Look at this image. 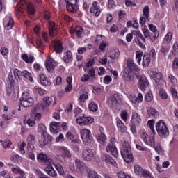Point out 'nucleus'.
I'll list each match as a JSON object with an SVG mask.
<instances>
[{"label":"nucleus","mask_w":178,"mask_h":178,"mask_svg":"<svg viewBox=\"0 0 178 178\" xmlns=\"http://www.w3.org/2000/svg\"><path fill=\"white\" fill-rule=\"evenodd\" d=\"M122 147L121 148V156L127 163L133 162V153H131V147L130 143L126 140L122 142Z\"/></svg>","instance_id":"f257e3e1"},{"label":"nucleus","mask_w":178,"mask_h":178,"mask_svg":"<svg viewBox=\"0 0 178 178\" xmlns=\"http://www.w3.org/2000/svg\"><path fill=\"white\" fill-rule=\"evenodd\" d=\"M156 129L161 138H166L169 136V129L163 120H159L156 124Z\"/></svg>","instance_id":"f03ea898"},{"label":"nucleus","mask_w":178,"mask_h":178,"mask_svg":"<svg viewBox=\"0 0 178 178\" xmlns=\"http://www.w3.org/2000/svg\"><path fill=\"white\" fill-rule=\"evenodd\" d=\"M20 105L24 108H30L34 105V99L27 96V92H24L22 97L19 99Z\"/></svg>","instance_id":"7ed1b4c3"},{"label":"nucleus","mask_w":178,"mask_h":178,"mask_svg":"<svg viewBox=\"0 0 178 178\" xmlns=\"http://www.w3.org/2000/svg\"><path fill=\"white\" fill-rule=\"evenodd\" d=\"M81 136L83 144L90 145L92 143V136H91V131L83 129L81 130Z\"/></svg>","instance_id":"20e7f679"},{"label":"nucleus","mask_w":178,"mask_h":178,"mask_svg":"<svg viewBox=\"0 0 178 178\" xmlns=\"http://www.w3.org/2000/svg\"><path fill=\"white\" fill-rule=\"evenodd\" d=\"M127 66V67L126 69H129V72L134 73L136 79H140V68H138V66H137L133 60L128 59Z\"/></svg>","instance_id":"39448f33"},{"label":"nucleus","mask_w":178,"mask_h":178,"mask_svg":"<svg viewBox=\"0 0 178 178\" xmlns=\"http://www.w3.org/2000/svg\"><path fill=\"white\" fill-rule=\"evenodd\" d=\"M95 156V151L91 148L86 147L82 151V159L86 162H91Z\"/></svg>","instance_id":"423d86ee"},{"label":"nucleus","mask_w":178,"mask_h":178,"mask_svg":"<svg viewBox=\"0 0 178 178\" xmlns=\"http://www.w3.org/2000/svg\"><path fill=\"white\" fill-rule=\"evenodd\" d=\"M140 137L145 144L151 147H155V138L154 136H149L145 131H142Z\"/></svg>","instance_id":"0eeeda50"},{"label":"nucleus","mask_w":178,"mask_h":178,"mask_svg":"<svg viewBox=\"0 0 178 178\" xmlns=\"http://www.w3.org/2000/svg\"><path fill=\"white\" fill-rule=\"evenodd\" d=\"M78 0H65L66 2V8L68 12L70 13H74L79 10V6L77 5Z\"/></svg>","instance_id":"6e6552de"},{"label":"nucleus","mask_w":178,"mask_h":178,"mask_svg":"<svg viewBox=\"0 0 178 178\" xmlns=\"http://www.w3.org/2000/svg\"><path fill=\"white\" fill-rule=\"evenodd\" d=\"M94 122V118L92 117H87L85 115L82 117L76 118V123L81 126H87L91 124Z\"/></svg>","instance_id":"1a4fd4ad"},{"label":"nucleus","mask_w":178,"mask_h":178,"mask_svg":"<svg viewBox=\"0 0 178 178\" xmlns=\"http://www.w3.org/2000/svg\"><path fill=\"white\" fill-rule=\"evenodd\" d=\"M134 76L136 74L130 71L129 69H124L122 76L125 81H134Z\"/></svg>","instance_id":"9d476101"},{"label":"nucleus","mask_w":178,"mask_h":178,"mask_svg":"<svg viewBox=\"0 0 178 178\" xmlns=\"http://www.w3.org/2000/svg\"><path fill=\"white\" fill-rule=\"evenodd\" d=\"M27 5H29L27 0H20L19 6L15 7L16 13L19 17L22 16L23 12H24V8H26Z\"/></svg>","instance_id":"9b49d317"},{"label":"nucleus","mask_w":178,"mask_h":178,"mask_svg":"<svg viewBox=\"0 0 178 178\" xmlns=\"http://www.w3.org/2000/svg\"><path fill=\"white\" fill-rule=\"evenodd\" d=\"M37 159L38 162H41L42 163H52V159L49 158L47 154H44L43 152L40 153L38 155Z\"/></svg>","instance_id":"f8f14e48"},{"label":"nucleus","mask_w":178,"mask_h":178,"mask_svg":"<svg viewBox=\"0 0 178 178\" xmlns=\"http://www.w3.org/2000/svg\"><path fill=\"white\" fill-rule=\"evenodd\" d=\"M106 152H111V154L114 156V158H118L119 156V153L118 152V149L116 146L113 143H110L106 146Z\"/></svg>","instance_id":"ddd939ff"},{"label":"nucleus","mask_w":178,"mask_h":178,"mask_svg":"<svg viewBox=\"0 0 178 178\" xmlns=\"http://www.w3.org/2000/svg\"><path fill=\"white\" fill-rule=\"evenodd\" d=\"M143 15L145 17H141L140 18V24H141V26H144V24H145L146 19L147 20H149V7L148 6H145L144 7Z\"/></svg>","instance_id":"4468645a"},{"label":"nucleus","mask_w":178,"mask_h":178,"mask_svg":"<svg viewBox=\"0 0 178 178\" xmlns=\"http://www.w3.org/2000/svg\"><path fill=\"white\" fill-rule=\"evenodd\" d=\"M101 159L104 162H106V163H111L113 166L118 168V163L112 157H111V156H109V154L105 153L102 154Z\"/></svg>","instance_id":"2eb2a0df"},{"label":"nucleus","mask_w":178,"mask_h":178,"mask_svg":"<svg viewBox=\"0 0 178 178\" xmlns=\"http://www.w3.org/2000/svg\"><path fill=\"white\" fill-rule=\"evenodd\" d=\"M42 137H43V141L42 142V143H40L41 148H44V147L47 145H51V144H52L53 138L51 135L46 134L42 136Z\"/></svg>","instance_id":"dca6fc26"},{"label":"nucleus","mask_w":178,"mask_h":178,"mask_svg":"<svg viewBox=\"0 0 178 178\" xmlns=\"http://www.w3.org/2000/svg\"><path fill=\"white\" fill-rule=\"evenodd\" d=\"M138 79H139V88L142 91H144L145 90V87H147V86H149V82H148V80L147 79V78H145V76H141V74H140V77Z\"/></svg>","instance_id":"f3484780"},{"label":"nucleus","mask_w":178,"mask_h":178,"mask_svg":"<svg viewBox=\"0 0 178 178\" xmlns=\"http://www.w3.org/2000/svg\"><path fill=\"white\" fill-rule=\"evenodd\" d=\"M90 12L93 16H96V17H98L99 16V14L101 13V10H99V8H98V2L95 1L92 3V6L90 8Z\"/></svg>","instance_id":"a211bd4d"},{"label":"nucleus","mask_w":178,"mask_h":178,"mask_svg":"<svg viewBox=\"0 0 178 178\" xmlns=\"http://www.w3.org/2000/svg\"><path fill=\"white\" fill-rule=\"evenodd\" d=\"M118 95L115 94L111 95L108 100V106H111V108H113V106H116L118 105Z\"/></svg>","instance_id":"6ab92c4d"},{"label":"nucleus","mask_w":178,"mask_h":178,"mask_svg":"<svg viewBox=\"0 0 178 178\" xmlns=\"http://www.w3.org/2000/svg\"><path fill=\"white\" fill-rule=\"evenodd\" d=\"M45 172L49 175V176H51V177L55 178L56 176H58V173H56V171L54 169V167L51 165H48L45 169Z\"/></svg>","instance_id":"aec40b11"},{"label":"nucleus","mask_w":178,"mask_h":178,"mask_svg":"<svg viewBox=\"0 0 178 178\" xmlns=\"http://www.w3.org/2000/svg\"><path fill=\"white\" fill-rule=\"evenodd\" d=\"M147 113L150 119H156L159 116V113H158L155 108L152 107L147 108Z\"/></svg>","instance_id":"412c9836"},{"label":"nucleus","mask_w":178,"mask_h":178,"mask_svg":"<svg viewBox=\"0 0 178 178\" xmlns=\"http://www.w3.org/2000/svg\"><path fill=\"white\" fill-rule=\"evenodd\" d=\"M49 35L51 37H55L56 35L57 30H56V25H55V22H50L49 24Z\"/></svg>","instance_id":"4be33fe9"},{"label":"nucleus","mask_w":178,"mask_h":178,"mask_svg":"<svg viewBox=\"0 0 178 178\" xmlns=\"http://www.w3.org/2000/svg\"><path fill=\"white\" fill-rule=\"evenodd\" d=\"M63 60L65 62V63H70V62H72V60H73V54H72V51H67L65 52L64 54Z\"/></svg>","instance_id":"5701e85b"},{"label":"nucleus","mask_w":178,"mask_h":178,"mask_svg":"<svg viewBox=\"0 0 178 178\" xmlns=\"http://www.w3.org/2000/svg\"><path fill=\"white\" fill-rule=\"evenodd\" d=\"M45 67L48 72H52L55 69V61L48 59L45 63Z\"/></svg>","instance_id":"b1692460"},{"label":"nucleus","mask_w":178,"mask_h":178,"mask_svg":"<svg viewBox=\"0 0 178 178\" xmlns=\"http://www.w3.org/2000/svg\"><path fill=\"white\" fill-rule=\"evenodd\" d=\"M40 80L42 86L46 87L51 86V81L48 80L44 74L40 75Z\"/></svg>","instance_id":"393cba45"},{"label":"nucleus","mask_w":178,"mask_h":178,"mask_svg":"<svg viewBox=\"0 0 178 178\" xmlns=\"http://www.w3.org/2000/svg\"><path fill=\"white\" fill-rule=\"evenodd\" d=\"M54 48L56 54H62L63 51V46H62V43L59 41L54 42Z\"/></svg>","instance_id":"a878e982"},{"label":"nucleus","mask_w":178,"mask_h":178,"mask_svg":"<svg viewBox=\"0 0 178 178\" xmlns=\"http://www.w3.org/2000/svg\"><path fill=\"white\" fill-rule=\"evenodd\" d=\"M96 138L99 144H102V145L105 144V142L106 141V135H105V134L100 133L97 135Z\"/></svg>","instance_id":"bb28decb"},{"label":"nucleus","mask_w":178,"mask_h":178,"mask_svg":"<svg viewBox=\"0 0 178 178\" xmlns=\"http://www.w3.org/2000/svg\"><path fill=\"white\" fill-rule=\"evenodd\" d=\"M151 63V56L149 54L144 55L143 58V66L144 67H148Z\"/></svg>","instance_id":"cd10ccee"},{"label":"nucleus","mask_w":178,"mask_h":178,"mask_svg":"<svg viewBox=\"0 0 178 178\" xmlns=\"http://www.w3.org/2000/svg\"><path fill=\"white\" fill-rule=\"evenodd\" d=\"M149 29L150 31H152V33H154V35L153 36L156 40V38L159 37V31H158L156 26L152 24H149Z\"/></svg>","instance_id":"c85d7f7f"},{"label":"nucleus","mask_w":178,"mask_h":178,"mask_svg":"<svg viewBox=\"0 0 178 178\" xmlns=\"http://www.w3.org/2000/svg\"><path fill=\"white\" fill-rule=\"evenodd\" d=\"M28 149V156L31 159L32 161H34L35 159V156L34 155V145H30L27 147Z\"/></svg>","instance_id":"c756f323"},{"label":"nucleus","mask_w":178,"mask_h":178,"mask_svg":"<svg viewBox=\"0 0 178 178\" xmlns=\"http://www.w3.org/2000/svg\"><path fill=\"white\" fill-rule=\"evenodd\" d=\"M27 147L30 145H34L35 144V136L33 134H29L27 138Z\"/></svg>","instance_id":"7c9ffc66"},{"label":"nucleus","mask_w":178,"mask_h":178,"mask_svg":"<svg viewBox=\"0 0 178 178\" xmlns=\"http://www.w3.org/2000/svg\"><path fill=\"white\" fill-rule=\"evenodd\" d=\"M61 151H63V158H72V154L67 147H61Z\"/></svg>","instance_id":"2f4dec72"},{"label":"nucleus","mask_w":178,"mask_h":178,"mask_svg":"<svg viewBox=\"0 0 178 178\" xmlns=\"http://www.w3.org/2000/svg\"><path fill=\"white\" fill-rule=\"evenodd\" d=\"M172 37H173V33L172 32H168L165 35V36L163 39V43L164 44H170Z\"/></svg>","instance_id":"473e14b6"},{"label":"nucleus","mask_w":178,"mask_h":178,"mask_svg":"<svg viewBox=\"0 0 178 178\" xmlns=\"http://www.w3.org/2000/svg\"><path fill=\"white\" fill-rule=\"evenodd\" d=\"M117 126L120 131L122 133H124L126 131V126H124V124L123 122H122V120H117Z\"/></svg>","instance_id":"72a5a7b5"},{"label":"nucleus","mask_w":178,"mask_h":178,"mask_svg":"<svg viewBox=\"0 0 178 178\" xmlns=\"http://www.w3.org/2000/svg\"><path fill=\"white\" fill-rule=\"evenodd\" d=\"M140 121L141 118H140V115H138L137 113H134L131 118V122L136 124H138Z\"/></svg>","instance_id":"f704fd0d"},{"label":"nucleus","mask_w":178,"mask_h":178,"mask_svg":"<svg viewBox=\"0 0 178 178\" xmlns=\"http://www.w3.org/2000/svg\"><path fill=\"white\" fill-rule=\"evenodd\" d=\"M22 76L23 77H25L26 79H29V81H31V83L34 81V79H33V77H31V74L27 70L22 71Z\"/></svg>","instance_id":"c9c22d12"},{"label":"nucleus","mask_w":178,"mask_h":178,"mask_svg":"<svg viewBox=\"0 0 178 178\" xmlns=\"http://www.w3.org/2000/svg\"><path fill=\"white\" fill-rule=\"evenodd\" d=\"M88 108L92 112H97L98 111V105L95 102H92L88 104Z\"/></svg>","instance_id":"e433bc0d"},{"label":"nucleus","mask_w":178,"mask_h":178,"mask_svg":"<svg viewBox=\"0 0 178 178\" xmlns=\"http://www.w3.org/2000/svg\"><path fill=\"white\" fill-rule=\"evenodd\" d=\"M38 132L41 133V136H44V134H47V131H45V126H44L42 124H39L38 126Z\"/></svg>","instance_id":"4c0bfd02"},{"label":"nucleus","mask_w":178,"mask_h":178,"mask_svg":"<svg viewBox=\"0 0 178 178\" xmlns=\"http://www.w3.org/2000/svg\"><path fill=\"white\" fill-rule=\"evenodd\" d=\"M154 124H155V120H150L147 122V126H149L150 129V131H152V134L155 135V129L154 128Z\"/></svg>","instance_id":"58836bf2"},{"label":"nucleus","mask_w":178,"mask_h":178,"mask_svg":"<svg viewBox=\"0 0 178 178\" xmlns=\"http://www.w3.org/2000/svg\"><path fill=\"white\" fill-rule=\"evenodd\" d=\"M26 8L29 15H34L35 13V9L34 8V6H33V4L29 3Z\"/></svg>","instance_id":"ea45409f"},{"label":"nucleus","mask_w":178,"mask_h":178,"mask_svg":"<svg viewBox=\"0 0 178 178\" xmlns=\"http://www.w3.org/2000/svg\"><path fill=\"white\" fill-rule=\"evenodd\" d=\"M143 53L141 51H136V59L138 65H141V58H143Z\"/></svg>","instance_id":"a19ab883"},{"label":"nucleus","mask_w":178,"mask_h":178,"mask_svg":"<svg viewBox=\"0 0 178 178\" xmlns=\"http://www.w3.org/2000/svg\"><path fill=\"white\" fill-rule=\"evenodd\" d=\"M43 101H44L46 106H49L51 105V104H52V102L54 101V97H45L43 99Z\"/></svg>","instance_id":"79ce46f5"},{"label":"nucleus","mask_w":178,"mask_h":178,"mask_svg":"<svg viewBox=\"0 0 178 178\" xmlns=\"http://www.w3.org/2000/svg\"><path fill=\"white\" fill-rule=\"evenodd\" d=\"M143 168H141L140 165H135L134 166V173L135 175H137L138 176H140L141 173H143Z\"/></svg>","instance_id":"37998d69"},{"label":"nucleus","mask_w":178,"mask_h":178,"mask_svg":"<svg viewBox=\"0 0 178 178\" xmlns=\"http://www.w3.org/2000/svg\"><path fill=\"white\" fill-rule=\"evenodd\" d=\"M75 165L78 168V169H81V168H84V162H83L81 160L77 159L75 161Z\"/></svg>","instance_id":"c03bdc74"},{"label":"nucleus","mask_w":178,"mask_h":178,"mask_svg":"<svg viewBox=\"0 0 178 178\" xmlns=\"http://www.w3.org/2000/svg\"><path fill=\"white\" fill-rule=\"evenodd\" d=\"M160 52H161L163 55H168V54H169V47L166 46H161L160 48Z\"/></svg>","instance_id":"a18cd8bd"},{"label":"nucleus","mask_w":178,"mask_h":178,"mask_svg":"<svg viewBox=\"0 0 178 178\" xmlns=\"http://www.w3.org/2000/svg\"><path fill=\"white\" fill-rule=\"evenodd\" d=\"M88 178H99V176L95 171H90L88 174Z\"/></svg>","instance_id":"49530a36"},{"label":"nucleus","mask_w":178,"mask_h":178,"mask_svg":"<svg viewBox=\"0 0 178 178\" xmlns=\"http://www.w3.org/2000/svg\"><path fill=\"white\" fill-rule=\"evenodd\" d=\"M22 72L17 69H15L14 70V76L16 79V80H19V79H20V77H22Z\"/></svg>","instance_id":"de8ad7c7"},{"label":"nucleus","mask_w":178,"mask_h":178,"mask_svg":"<svg viewBox=\"0 0 178 178\" xmlns=\"http://www.w3.org/2000/svg\"><path fill=\"white\" fill-rule=\"evenodd\" d=\"M159 95H160L161 98H162V99H168V94L166 93V91H165L164 90H161L159 92Z\"/></svg>","instance_id":"09e8293b"},{"label":"nucleus","mask_w":178,"mask_h":178,"mask_svg":"<svg viewBox=\"0 0 178 178\" xmlns=\"http://www.w3.org/2000/svg\"><path fill=\"white\" fill-rule=\"evenodd\" d=\"M88 80H90V83H92L93 81L92 79H90V75L87 74H84L81 78V81H83V83H86V81H88Z\"/></svg>","instance_id":"8fccbe9b"},{"label":"nucleus","mask_w":178,"mask_h":178,"mask_svg":"<svg viewBox=\"0 0 178 178\" xmlns=\"http://www.w3.org/2000/svg\"><path fill=\"white\" fill-rule=\"evenodd\" d=\"M56 168L60 175H65V170H63V167H62L60 164L56 165Z\"/></svg>","instance_id":"3c124183"},{"label":"nucleus","mask_w":178,"mask_h":178,"mask_svg":"<svg viewBox=\"0 0 178 178\" xmlns=\"http://www.w3.org/2000/svg\"><path fill=\"white\" fill-rule=\"evenodd\" d=\"M0 176H2L4 178H12V175L8 172L3 170L0 172Z\"/></svg>","instance_id":"603ef678"},{"label":"nucleus","mask_w":178,"mask_h":178,"mask_svg":"<svg viewBox=\"0 0 178 178\" xmlns=\"http://www.w3.org/2000/svg\"><path fill=\"white\" fill-rule=\"evenodd\" d=\"M153 76H154L157 80H162V73L159 72V71L153 72Z\"/></svg>","instance_id":"864d4df0"},{"label":"nucleus","mask_w":178,"mask_h":178,"mask_svg":"<svg viewBox=\"0 0 178 178\" xmlns=\"http://www.w3.org/2000/svg\"><path fill=\"white\" fill-rule=\"evenodd\" d=\"M12 27H13V19L10 18V20L8 22V24L6 25L5 29L6 30H10V29H12Z\"/></svg>","instance_id":"5fc2aeb1"},{"label":"nucleus","mask_w":178,"mask_h":178,"mask_svg":"<svg viewBox=\"0 0 178 178\" xmlns=\"http://www.w3.org/2000/svg\"><path fill=\"white\" fill-rule=\"evenodd\" d=\"M144 36L145 37V38H149V40L152 41V42H154V41H155L156 40V38H155L153 35L151 36V35H149V31L148 32H145Z\"/></svg>","instance_id":"6e6d98bb"},{"label":"nucleus","mask_w":178,"mask_h":178,"mask_svg":"<svg viewBox=\"0 0 178 178\" xmlns=\"http://www.w3.org/2000/svg\"><path fill=\"white\" fill-rule=\"evenodd\" d=\"M88 74L91 77L92 80H94V77H95V70L94 68H90L88 71Z\"/></svg>","instance_id":"4d7b16f0"},{"label":"nucleus","mask_w":178,"mask_h":178,"mask_svg":"<svg viewBox=\"0 0 178 178\" xmlns=\"http://www.w3.org/2000/svg\"><path fill=\"white\" fill-rule=\"evenodd\" d=\"M112 54L113 55L109 56L111 59H118V58H119V50L112 51Z\"/></svg>","instance_id":"13d9d810"},{"label":"nucleus","mask_w":178,"mask_h":178,"mask_svg":"<svg viewBox=\"0 0 178 178\" xmlns=\"http://www.w3.org/2000/svg\"><path fill=\"white\" fill-rule=\"evenodd\" d=\"M145 100L147 101V102H151V101H152V99L154 98V97L152 96V92H148L145 95Z\"/></svg>","instance_id":"bf43d9fd"},{"label":"nucleus","mask_w":178,"mask_h":178,"mask_svg":"<svg viewBox=\"0 0 178 178\" xmlns=\"http://www.w3.org/2000/svg\"><path fill=\"white\" fill-rule=\"evenodd\" d=\"M36 47L39 49H42V48H44V44H42V42L41 41L40 39L36 40Z\"/></svg>","instance_id":"052dcab7"},{"label":"nucleus","mask_w":178,"mask_h":178,"mask_svg":"<svg viewBox=\"0 0 178 178\" xmlns=\"http://www.w3.org/2000/svg\"><path fill=\"white\" fill-rule=\"evenodd\" d=\"M121 119L124 120V122H126L127 120V111H123L120 113Z\"/></svg>","instance_id":"680f3d73"},{"label":"nucleus","mask_w":178,"mask_h":178,"mask_svg":"<svg viewBox=\"0 0 178 178\" xmlns=\"http://www.w3.org/2000/svg\"><path fill=\"white\" fill-rule=\"evenodd\" d=\"M11 145H12V142H10V140H6L3 143V148H9V147H10Z\"/></svg>","instance_id":"e2e57ef3"},{"label":"nucleus","mask_w":178,"mask_h":178,"mask_svg":"<svg viewBox=\"0 0 178 178\" xmlns=\"http://www.w3.org/2000/svg\"><path fill=\"white\" fill-rule=\"evenodd\" d=\"M24 147H26V142H22V143L19 145V151L22 154H26V152L24 151Z\"/></svg>","instance_id":"0e129e2a"},{"label":"nucleus","mask_w":178,"mask_h":178,"mask_svg":"<svg viewBox=\"0 0 178 178\" xmlns=\"http://www.w3.org/2000/svg\"><path fill=\"white\" fill-rule=\"evenodd\" d=\"M140 175L145 178H151V175H149V172H148L147 170H143Z\"/></svg>","instance_id":"69168bd1"},{"label":"nucleus","mask_w":178,"mask_h":178,"mask_svg":"<svg viewBox=\"0 0 178 178\" xmlns=\"http://www.w3.org/2000/svg\"><path fill=\"white\" fill-rule=\"evenodd\" d=\"M104 83L105 84H111V83H112V77L109 75H106L104 77Z\"/></svg>","instance_id":"338daca9"},{"label":"nucleus","mask_w":178,"mask_h":178,"mask_svg":"<svg viewBox=\"0 0 178 178\" xmlns=\"http://www.w3.org/2000/svg\"><path fill=\"white\" fill-rule=\"evenodd\" d=\"M171 93L173 98L178 99L177 90H176V89L171 88Z\"/></svg>","instance_id":"774afa93"}]
</instances>
